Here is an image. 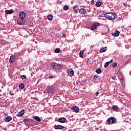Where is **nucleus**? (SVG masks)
Masks as SVG:
<instances>
[{
    "label": "nucleus",
    "mask_w": 131,
    "mask_h": 131,
    "mask_svg": "<svg viewBox=\"0 0 131 131\" xmlns=\"http://www.w3.org/2000/svg\"><path fill=\"white\" fill-rule=\"evenodd\" d=\"M1 92H2V90L0 89V93H1Z\"/></svg>",
    "instance_id": "09e8293b"
},
{
    "label": "nucleus",
    "mask_w": 131,
    "mask_h": 131,
    "mask_svg": "<svg viewBox=\"0 0 131 131\" xmlns=\"http://www.w3.org/2000/svg\"><path fill=\"white\" fill-rule=\"evenodd\" d=\"M20 78H21V79H25V78H26V75H21L20 76Z\"/></svg>",
    "instance_id": "f704fd0d"
},
{
    "label": "nucleus",
    "mask_w": 131,
    "mask_h": 131,
    "mask_svg": "<svg viewBox=\"0 0 131 131\" xmlns=\"http://www.w3.org/2000/svg\"><path fill=\"white\" fill-rule=\"evenodd\" d=\"M99 17H104V15H103V14H100L99 15Z\"/></svg>",
    "instance_id": "a18cd8bd"
},
{
    "label": "nucleus",
    "mask_w": 131,
    "mask_h": 131,
    "mask_svg": "<svg viewBox=\"0 0 131 131\" xmlns=\"http://www.w3.org/2000/svg\"><path fill=\"white\" fill-rule=\"evenodd\" d=\"M79 13H80V14H81L82 15H84V14H85V13H86V10L85 9H81L80 10H79Z\"/></svg>",
    "instance_id": "dca6fc26"
},
{
    "label": "nucleus",
    "mask_w": 131,
    "mask_h": 131,
    "mask_svg": "<svg viewBox=\"0 0 131 131\" xmlns=\"http://www.w3.org/2000/svg\"><path fill=\"white\" fill-rule=\"evenodd\" d=\"M79 57L82 58L83 57V51H80L79 53Z\"/></svg>",
    "instance_id": "2f4dec72"
},
{
    "label": "nucleus",
    "mask_w": 131,
    "mask_h": 131,
    "mask_svg": "<svg viewBox=\"0 0 131 131\" xmlns=\"http://www.w3.org/2000/svg\"><path fill=\"white\" fill-rule=\"evenodd\" d=\"M16 60V57L15 56H11L9 59V63H13Z\"/></svg>",
    "instance_id": "f8f14e48"
},
{
    "label": "nucleus",
    "mask_w": 131,
    "mask_h": 131,
    "mask_svg": "<svg viewBox=\"0 0 131 131\" xmlns=\"http://www.w3.org/2000/svg\"><path fill=\"white\" fill-rule=\"evenodd\" d=\"M3 129H5V130H7V127H6L5 128H3Z\"/></svg>",
    "instance_id": "49530a36"
},
{
    "label": "nucleus",
    "mask_w": 131,
    "mask_h": 131,
    "mask_svg": "<svg viewBox=\"0 0 131 131\" xmlns=\"http://www.w3.org/2000/svg\"><path fill=\"white\" fill-rule=\"evenodd\" d=\"M62 37H63V38H65V37H66V36H65V34H63L62 35Z\"/></svg>",
    "instance_id": "37998d69"
},
{
    "label": "nucleus",
    "mask_w": 131,
    "mask_h": 131,
    "mask_svg": "<svg viewBox=\"0 0 131 131\" xmlns=\"http://www.w3.org/2000/svg\"><path fill=\"white\" fill-rule=\"evenodd\" d=\"M33 119L36 120V121H37V122H40V121H41L40 118L37 116L33 117Z\"/></svg>",
    "instance_id": "4468645a"
},
{
    "label": "nucleus",
    "mask_w": 131,
    "mask_h": 131,
    "mask_svg": "<svg viewBox=\"0 0 131 131\" xmlns=\"http://www.w3.org/2000/svg\"><path fill=\"white\" fill-rule=\"evenodd\" d=\"M12 119H13V118H12L10 116H8L5 118V119H4V120L5 122H10Z\"/></svg>",
    "instance_id": "9b49d317"
},
{
    "label": "nucleus",
    "mask_w": 131,
    "mask_h": 131,
    "mask_svg": "<svg viewBox=\"0 0 131 131\" xmlns=\"http://www.w3.org/2000/svg\"><path fill=\"white\" fill-rule=\"evenodd\" d=\"M77 8H78V6H75L73 7V9L74 10H75V9H77Z\"/></svg>",
    "instance_id": "4c0bfd02"
},
{
    "label": "nucleus",
    "mask_w": 131,
    "mask_h": 131,
    "mask_svg": "<svg viewBox=\"0 0 131 131\" xmlns=\"http://www.w3.org/2000/svg\"><path fill=\"white\" fill-rule=\"evenodd\" d=\"M112 79H113L114 80H115V79H116V76H114L112 77Z\"/></svg>",
    "instance_id": "58836bf2"
},
{
    "label": "nucleus",
    "mask_w": 131,
    "mask_h": 131,
    "mask_svg": "<svg viewBox=\"0 0 131 131\" xmlns=\"http://www.w3.org/2000/svg\"><path fill=\"white\" fill-rule=\"evenodd\" d=\"M53 15H51V14L47 16V19H48V20H53Z\"/></svg>",
    "instance_id": "b1692460"
},
{
    "label": "nucleus",
    "mask_w": 131,
    "mask_h": 131,
    "mask_svg": "<svg viewBox=\"0 0 131 131\" xmlns=\"http://www.w3.org/2000/svg\"><path fill=\"white\" fill-rule=\"evenodd\" d=\"M63 10L64 11H68V10H69V7H68V6H64L63 8Z\"/></svg>",
    "instance_id": "bb28decb"
},
{
    "label": "nucleus",
    "mask_w": 131,
    "mask_h": 131,
    "mask_svg": "<svg viewBox=\"0 0 131 131\" xmlns=\"http://www.w3.org/2000/svg\"><path fill=\"white\" fill-rule=\"evenodd\" d=\"M9 95H10V96H14V95H15V94H14V91L11 90L9 92Z\"/></svg>",
    "instance_id": "72a5a7b5"
},
{
    "label": "nucleus",
    "mask_w": 131,
    "mask_h": 131,
    "mask_svg": "<svg viewBox=\"0 0 131 131\" xmlns=\"http://www.w3.org/2000/svg\"><path fill=\"white\" fill-rule=\"evenodd\" d=\"M56 121L60 122V123H64L66 122V118L64 117L59 118L56 120Z\"/></svg>",
    "instance_id": "39448f33"
},
{
    "label": "nucleus",
    "mask_w": 131,
    "mask_h": 131,
    "mask_svg": "<svg viewBox=\"0 0 131 131\" xmlns=\"http://www.w3.org/2000/svg\"><path fill=\"white\" fill-rule=\"evenodd\" d=\"M24 113H25L24 110H21L20 112L18 113V114L16 115V116L17 117H21V116H23V115H24Z\"/></svg>",
    "instance_id": "ddd939ff"
},
{
    "label": "nucleus",
    "mask_w": 131,
    "mask_h": 131,
    "mask_svg": "<svg viewBox=\"0 0 131 131\" xmlns=\"http://www.w3.org/2000/svg\"><path fill=\"white\" fill-rule=\"evenodd\" d=\"M17 23L18 25H23L25 23V21L23 18H18L17 20Z\"/></svg>",
    "instance_id": "423d86ee"
},
{
    "label": "nucleus",
    "mask_w": 131,
    "mask_h": 131,
    "mask_svg": "<svg viewBox=\"0 0 131 131\" xmlns=\"http://www.w3.org/2000/svg\"><path fill=\"white\" fill-rule=\"evenodd\" d=\"M17 55H20V54H19V53H18Z\"/></svg>",
    "instance_id": "8fccbe9b"
},
{
    "label": "nucleus",
    "mask_w": 131,
    "mask_h": 131,
    "mask_svg": "<svg viewBox=\"0 0 131 131\" xmlns=\"http://www.w3.org/2000/svg\"><path fill=\"white\" fill-rule=\"evenodd\" d=\"M101 69H97L96 70V73H97L98 74H100V73H101Z\"/></svg>",
    "instance_id": "473e14b6"
},
{
    "label": "nucleus",
    "mask_w": 131,
    "mask_h": 131,
    "mask_svg": "<svg viewBox=\"0 0 131 131\" xmlns=\"http://www.w3.org/2000/svg\"><path fill=\"white\" fill-rule=\"evenodd\" d=\"M53 127L55 129H63L64 128V126L61 125H55Z\"/></svg>",
    "instance_id": "6e6552de"
},
{
    "label": "nucleus",
    "mask_w": 131,
    "mask_h": 131,
    "mask_svg": "<svg viewBox=\"0 0 131 131\" xmlns=\"http://www.w3.org/2000/svg\"><path fill=\"white\" fill-rule=\"evenodd\" d=\"M55 87H54V85L49 86L48 87L47 93L48 94H55Z\"/></svg>",
    "instance_id": "7ed1b4c3"
},
{
    "label": "nucleus",
    "mask_w": 131,
    "mask_h": 131,
    "mask_svg": "<svg viewBox=\"0 0 131 131\" xmlns=\"http://www.w3.org/2000/svg\"><path fill=\"white\" fill-rule=\"evenodd\" d=\"M112 108L114 111H116V110H118V106L117 105H113Z\"/></svg>",
    "instance_id": "a878e982"
},
{
    "label": "nucleus",
    "mask_w": 131,
    "mask_h": 131,
    "mask_svg": "<svg viewBox=\"0 0 131 131\" xmlns=\"http://www.w3.org/2000/svg\"><path fill=\"white\" fill-rule=\"evenodd\" d=\"M124 81V79H123V78H121L120 79V82L121 83H123V81Z\"/></svg>",
    "instance_id": "e433bc0d"
},
{
    "label": "nucleus",
    "mask_w": 131,
    "mask_h": 131,
    "mask_svg": "<svg viewBox=\"0 0 131 131\" xmlns=\"http://www.w3.org/2000/svg\"><path fill=\"white\" fill-rule=\"evenodd\" d=\"M98 78H99V76L98 75H95L93 76V81L94 82H96V81H97V79H98Z\"/></svg>",
    "instance_id": "6ab92c4d"
},
{
    "label": "nucleus",
    "mask_w": 131,
    "mask_h": 131,
    "mask_svg": "<svg viewBox=\"0 0 131 131\" xmlns=\"http://www.w3.org/2000/svg\"><path fill=\"white\" fill-rule=\"evenodd\" d=\"M99 26L100 24L99 23L94 24L91 27V30H95V29H97V27Z\"/></svg>",
    "instance_id": "0eeeda50"
},
{
    "label": "nucleus",
    "mask_w": 131,
    "mask_h": 131,
    "mask_svg": "<svg viewBox=\"0 0 131 131\" xmlns=\"http://www.w3.org/2000/svg\"><path fill=\"white\" fill-rule=\"evenodd\" d=\"M109 64H110V62H109L108 61L105 62L104 66V68H107V67H108V66H109Z\"/></svg>",
    "instance_id": "c85d7f7f"
},
{
    "label": "nucleus",
    "mask_w": 131,
    "mask_h": 131,
    "mask_svg": "<svg viewBox=\"0 0 131 131\" xmlns=\"http://www.w3.org/2000/svg\"><path fill=\"white\" fill-rule=\"evenodd\" d=\"M118 74L119 76V77H120V78H123V74H122V73L120 71H119L118 72Z\"/></svg>",
    "instance_id": "412c9836"
},
{
    "label": "nucleus",
    "mask_w": 131,
    "mask_h": 131,
    "mask_svg": "<svg viewBox=\"0 0 131 131\" xmlns=\"http://www.w3.org/2000/svg\"><path fill=\"white\" fill-rule=\"evenodd\" d=\"M52 67H53L55 69H60L62 67V66L59 63H57L55 62H52L51 63Z\"/></svg>",
    "instance_id": "20e7f679"
},
{
    "label": "nucleus",
    "mask_w": 131,
    "mask_h": 131,
    "mask_svg": "<svg viewBox=\"0 0 131 131\" xmlns=\"http://www.w3.org/2000/svg\"><path fill=\"white\" fill-rule=\"evenodd\" d=\"M118 35H119V31H115L114 34V36L116 37V36H118Z\"/></svg>",
    "instance_id": "393cba45"
},
{
    "label": "nucleus",
    "mask_w": 131,
    "mask_h": 131,
    "mask_svg": "<svg viewBox=\"0 0 131 131\" xmlns=\"http://www.w3.org/2000/svg\"><path fill=\"white\" fill-rule=\"evenodd\" d=\"M14 10L13 9H11V10H5V13L6 14H13V13H14Z\"/></svg>",
    "instance_id": "f3484780"
},
{
    "label": "nucleus",
    "mask_w": 131,
    "mask_h": 131,
    "mask_svg": "<svg viewBox=\"0 0 131 131\" xmlns=\"http://www.w3.org/2000/svg\"><path fill=\"white\" fill-rule=\"evenodd\" d=\"M117 119L114 117H111L108 118L106 121L105 124H114L116 123Z\"/></svg>",
    "instance_id": "f03ea898"
},
{
    "label": "nucleus",
    "mask_w": 131,
    "mask_h": 131,
    "mask_svg": "<svg viewBox=\"0 0 131 131\" xmlns=\"http://www.w3.org/2000/svg\"><path fill=\"white\" fill-rule=\"evenodd\" d=\"M25 85H24V84L23 83H20L19 84V88L20 89V90H23V89H24Z\"/></svg>",
    "instance_id": "5701e85b"
},
{
    "label": "nucleus",
    "mask_w": 131,
    "mask_h": 131,
    "mask_svg": "<svg viewBox=\"0 0 131 131\" xmlns=\"http://www.w3.org/2000/svg\"><path fill=\"white\" fill-rule=\"evenodd\" d=\"M9 42H8V41L6 40H1L0 41V43L1 45H6V43H8Z\"/></svg>",
    "instance_id": "4be33fe9"
},
{
    "label": "nucleus",
    "mask_w": 131,
    "mask_h": 131,
    "mask_svg": "<svg viewBox=\"0 0 131 131\" xmlns=\"http://www.w3.org/2000/svg\"><path fill=\"white\" fill-rule=\"evenodd\" d=\"M106 51H107V47H104L103 48H101L99 52L100 53H104V52H106Z\"/></svg>",
    "instance_id": "aec40b11"
},
{
    "label": "nucleus",
    "mask_w": 131,
    "mask_h": 131,
    "mask_svg": "<svg viewBox=\"0 0 131 131\" xmlns=\"http://www.w3.org/2000/svg\"><path fill=\"white\" fill-rule=\"evenodd\" d=\"M33 120H31L29 119H24V122H27V123H29V122H33Z\"/></svg>",
    "instance_id": "a211bd4d"
},
{
    "label": "nucleus",
    "mask_w": 131,
    "mask_h": 131,
    "mask_svg": "<svg viewBox=\"0 0 131 131\" xmlns=\"http://www.w3.org/2000/svg\"><path fill=\"white\" fill-rule=\"evenodd\" d=\"M74 10L75 13H77L78 12V9H74Z\"/></svg>",
    "instance_id": "a19ab883"
},
{
    "label": "nucleus",
    "mask_w": 131,
    "mask_h": 131,
    "mask_svg": "<svg viewBox=\"0 0 131 131\" xmlns=\"http://www.w3.org/2000/svg\"><path fill=\"white\" fill-rule=\"evenodd\" d=\"M60 52H61V51H60V49L59 48L56 49L55 50V53H56V54H59Z\"/></svg>",
    "instance_id": "cd10ccee"
},
{
    "label": "nucleus",
    "mask_w": 131,
    "mask_h": 131,
    "mask_svg": "<svg viewBox=\"0 0 131 131\" xmlns=\"http://www.w3.org/2000/svg\"><path fill=\"white\" fill-rule=\"evenodd\" d=\"M19 16L20 18L24 19L25 17H26V13L24 12H21L19 14Z\"/></svg>",
    "instance_id": "9d476101"
},
{
    "label": "nucleus",
    "mask_w": 131,
    "mask_h": 131,
    "mask_svg": "<svg viewBox=\"0 0 131 131\" xmlns=\"http://www.w3.org/2000/svg\"><path fill=\"white\" fill-rule=\"evenodd\" d=\"M28 25L29 26H31V27H33V21H30V23H29Z\"/></svg>",
    "instance_id": "7c9ffc66"
},
{
    "label": "nucleus",
    "mask_w": 131,
    "mask_h": 131,
    "mask_svg": "<svg viewBox=\"0 0 131 131\" xmlns=\"http://www.w3.org/2000/svg\"><path fill=\"white\" fill-rule=\"evenodd\" d=\"M95 95L96 97H98V96H99V92H97Z\"/></svg>",
    "instance_id": "ea45409f"
},
{
    "label": "nucleus",
    "mask_w": 131,
    "mask_h": 131,
    "mask_svg": "<svg viewBox=\"0 0 131 131\" xmlns=\"http://www.w3.org/2000/svg\"><path fill=\"white\" fill-rule=\"evenodd\" d=\"M68 131H72V129H69Z\"/></svg>",
    "instance_id": "de8ad7c7"
},
{
    "label": "nucleus",
    "mask_w": 131,
    "mask_h": 131,
    "mask_svg": "<svg viewBox=\"0 0 131 131\" xmlns=\"http://www.w3.org/2000/svg\"><path fill=\"white\" fill-rule=\"evenodd\" d=\"M68 73L69 76L72 77V76L74 74V71L70 69L68 71Z\"/></svg>",
    "instance_id": "2eb2a0df"
},
{
    "label": "nucleus",
    "mask_w": 131,
    "mask_h": 131,
    "mask_svg": "<svg viewBox=\"0 0 131 131\" xmlns=\"http://www.w3.org/2000/svg\"><path fill=\"white\" fill-rule=\"evenodd\" d=\"M95 5H96V7H101V2H97L96 3Z\"/></svg>",
    "instance_id": "c756f323"
},
{
    "label": "nucleus",
    "mask_w": 131,
    "mask_h": 131,
    "mask_svg": "<svg viewBox=\"0 0 131 131\" xmlns=\"http://www.w3.org/2000/svg\"><path fill=\"white\" fill-rule=\"evenodd\" d=\"M116 66H117V63H116V62H115V63L112 65V67H113L114 68H115V67H116Z\"/></svg>",
    "instance_id": "c9c22d12"
},
{
    "label": "nucleus",
    "mask_w": 131,
    "mask_h": 131,
    "mask_svg": "<svg viewBox=\"0 0 131 131\" xmlns=\"http://www.w3.org/2000/svg\"><path fill=\"white\" fill-rule=\"evenodd\" d=\"M94 3H95V1H94V0H92V1H91V4H92V5H94Z\"/></svg>",
    "instance_id": "79ce46f5"
},
{
    "label": "nucleus",
    "mask_w": 131,
    "mask_h": 131,
    "mask_svg": "<svg viewBox=\"0 0 131 131\" xmlns=\"http://www.w3.org/2000/svg\"><path fill=\"white\" fill-rule=\"evenodd\" d=\"M112 61H113V59H111L110 61H108V63H112Z\"/></svg>",
    "instance_id": "c03bdc74"
},
{
    "label": "nucleus",
    "mask_w": 131,
    "mask_h": 131,
    "mask_svg": "<svg viewBox=\"0 0 131 131\" xmlns=\"http://www.w3.org/2000/svg\"><path fill=\"white\" fill-rule=\"evenodd\" d=\"M71 110H73L75 113H78L79 112V107L78 106H73L71 108Z\"/></svg>",
    "instance_id": "1a4fd4ad"
},
{
    "label": "nucleus",
    "mask_w": 131,
    "mask_h": 131,
    "mask_svg": "<svg viewBox=\"0 0 131 131\" xmlns=\"http://www.w3.org/2000/svg\"><path fill=\"white\" fill-rule=\"evenodd\" d=\"M103 16H104L105 18H107L110 20H112L113 19H115V18H117V15H116V13L114 12L106 13L105 14H104Z\"/></svg>",
    "instance_id": "f257e3e1"
}]
</instances>
